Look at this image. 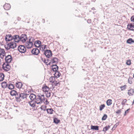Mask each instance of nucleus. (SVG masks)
Returning a JSON list of instances; mask_svg holds the SVG:
<instances>
[{
    "instance_id": "f257e3e1",
    "label": "nucleus",
    "mask_w": 134,
    "mask_h": 134,
    "mask_svg": "<svg viewBox=\"0 0 134 134\" xmlns=\"http://www.w3.org/2000/svg\"><path fill=\"white\" fill-rule=\"evenodd\" d=\"M51 88V86H50L49 85H48V86H47L46 84L43 86L42 88V90L46 94L47 97H50L51 94L49 89Z\"/></svg>"
},
{
    "instance_id": "f03ea898",
    "label": "nucleus",
    "mask_w": 134,
    "mask_h": 134,
    "mask_svg": "<svg viewBox=\"0 0 134 134\" xmlns=\"http://www.w3.org/2000/svg\"><path fill=\"white\" fill-rule=\"evenodd\" d=\"M49 81L50 82L52 83V86H56L58 85H60V82L57 78L53 76L51 77L49 79Z\"/></svg>"
},
{
    "instance_id": "7ed1b4c3",
    "label": "nucleus",
    "mask_w": 134,
    "mask_h": 134,
    "mask_svg": "<svg viewBox=\"0 0 134 134\" xmlns=\"http://www.w3.org/2000/svg\"><path fill=\"white\" fill-rule=\"evenodd\" d=\"M5 48L8 50L10 48L13 49L16 47V43L14 41H12L5 45Z\"/></svg>"
},
{
    "instance_id": "20e7f679",
    "label": "nucleus",
    "mask_w": 134,
    "mask_h": 134,
    "mask_svg": "<svg viewBox=\"0 0 134 134\" xmlns=\"http://www.w3.org/2000/svg\"><path fill=\"white\" fill-rule=\"evenodd\" d=\"M38 96L39 97V98H37V100L39 101V102L37 101V104H40L42 103V101H43L44 103L46 102L47 104V102H48L47 99H46L44 95H38Z\"/></svg>"
},
{
    "instance_id": "39448f33",
    "label": "nucleus",
    "mask_w": 134,
    "mask_h": 134,
    "mask_svg": "<svg viewBox=\"0 0 134 134\" xmlns=\"http://www.w3.org/2000/svg\"><path fill=\"white\" fill-rule=\"evenodd\" d=\"M33 40V38L31 37L29 39V41L26 43L25 45L27 48H30L32 47L34 42Z\"/></svg>"
},
{
    "instance_id": "423d86ee",
    "label": "nucleus",
    "mask_w": 134,
    "mask_h": 134,
    "mask_svg": "<svg viewBox=\"0 0 134 134\" xmlns=\"http://www.w3.org/2000/svg\"><path fill=\"white\" fill-rule=\"evenodd\" d=\"M3 68L4 70L8 71L10 70V66L9 64L6 63L3 64Z\"/></svg>"
},
{
    "instance_id": "0eeeda50",
    "label": "nucleus",
    "mask_w": 134,
    "mask_h": 134,
    "mask_svg": "<svg viewBox=\"0 0 134 134\" xmlns=\"http://www.w3.org/2000/svg\"><path fill=\"white\" fill-rule=\"evenodd\" d=\"M18 50L20 52L24 53L26 51V49L24 46L20 45L18 47Z\"/></svg>"
},
{
    "instance_id": "6e6552de",
    "label": "nucleus",
    "mask_w": 134,
    "mask_h": 134,
    "mask_svg": "<svg viewBox=\"0 0 134 134\" xmlns=\"http://www.w3.org/2000/svg\"><path fill=\"white\" fill-rule=\"evenodd\" d=\"M127 29L129 30L134 31V23H130L128 24Z\"/></svg>"
},
{
    "instance_id": "1a4fd4ad",
    "label": "nucleus",
    "mask_w": 134,
    "mask_h": 134,
    "mask_svg": "<svg viewBox=\"0 0 134 134\" xmlns=\"http://www.w3.org/2000/svg\"><path fill=\"white\" fill-rule=\"evenodd\" d=\"M5 55V53L4 50L3 49H0V57L3 59Z\"/></svg>"
},
{
    "instance_id": "9d476101",
    "label": "nucleus",
    "mask_w": 134,
    "mask_h": 134,
    "mask_svg": "<svg viewBox=\"0 0 134 134\" xmlns=\"http://www.w3.org/2000/svg\"><path fill=\"white\" fill-rule=\"evenodd\" d=\"M6 63H10L12 60V56L10 55H8L6 56L5 58Z\"/></svg>"
},
{
    "instance_id": "9b49d317",
    "label": "nucleus",
    "mask_w": 134,
    "mask_h": 134,
    "mask_svg": "<svg viewBox=\"0 0 134 134\" xmlns=\"http://www.w3.org/2000/svg\"><path fill=\"white\" fill-rule=\"evenodd\" d=\"M44 54L48 58H49L52 56V52L50 50H47L44 52Z\"/></svg>"
},
{
    "instance_id": "f8f14e48",
    "label": "nucleus",
    "mask_w": 134,
    "mask_h": 134,
    "mask_svg": "<svg viewBox=\"0 0 134 134\" xmlns=\"http://www.w3.org/2000/svg\"><path fill=\"white\" fill-rule=\"evenodd\" d=\"M13 37L10 35H7L5 38V40L6 41H9L13 39Z\"/></svg>"
},
{
    "instance_id": "ddd939ff",
    "label": "nucleus",
    "mask_w": 134,
    "mask_h": 134,
    "mask_svg": "<svg viewBox=\"0 0 134 134\" xmlns=\"http://www.w3.org/2000/svg\"><path fill=\"white\" fill-rule=\"evenodd\" d=\"M32 53L35 55H37L40 53V51L38 49L36 48H34L32 50Z\"/></svg>"
},
{
    "instance_id": "4468645a",
    "label": "nucleus",
    "mask_w": 134,
    "mask_h": 134,
    "mask_svg": "<svg viewBox=\"0 0 134 134\" xmlns=\"http://www.w3.org/2000/svg\"><path fill=\"white\" fill-rule=\"evenodd\" d=\"M127 94L129 96H133L134 94V89L132 88H131L128 90Z\"/></svg>"
},
{
    "instance_id": "2eb2a0df",
    "label": "nucleus",
    "mask_w": 134,
    "mask_h": 134,
    "mask_svg": "<svg viewBox=\"0 0 134 134\" xmlns=\"http://www.w3.org/2000/svg\"><path fill=\"white\" fill-rule=\"evenodd\" d=\"M13 39L14 40V41L15 42H18L20 40V38L19 36L17 35H15L13 37Z\"/></svg>"
},
{
    "instance_id": "dca6fc26",
    "label": "nucleus",
    "mask_w": 134,
    "mask_h": 134,
    "mask_svg": "<svg viewBox=\"0 0 134 134\" xmlns=\"http://www.w3.org/2000/svg\"><path fill=\"white\" fill-rule=\"evenodd\" d=\"M27 39V37L25 35H22L20 38V40L23 42H25Z\"/></svg>"
},
{
    "instance_id": "f3484780",
    "label": "nucleus",
    "mask_w": 134,
    "mask_h": 134,
    "mask_svg": "<svg viewBox=\"0 0 134 134\" xmlns=\"http://www.w3.org/2000/svg\"><path fill=\"white\" fill-rule=\"evenodd\" d=\"M4 8L5 10H8L10 8L11 6L9 4L6 3L4 5Z\"/></svg>"
},
{
    "instance_id": "a211bd4d",
    "label": "nucleus",
    "mask_w": 134,
    "mask_h": 134,
    "mask_svg": "<svg viewBox=\"0 0 134 134\" xmlns=\"http://www.w3.org/2000/svg\"><path fill=\"white\" fill-rule=\"evenodd\" d=\"M58 59L57 58H52L51 60V62L52 63L56 64L58 62Z\"/></svg>"
},
{
    "instance_id": "6ab92c4d",
    "label": "nucleus",
    "mask_w": 134,
    "mask_h": 134,
    "mask_svg": "<svg viewBox=\"0 0 134 134\" xmlns=\"http://www.w3.org/2000/svg\"><path fill=\"white\" fill-rule=\"evenodd\" d=\"M23 85V84L22 83L20 82H16L15 84L16 87L18 88H21Z\"/></svg>"
},
{
    "instance_id": "aec40b11",
    "label": "nucleus",
    "mask_w": 134,
    "mask_h": 134,
    "mask_svg": "<svg viewBox=\"0 0 134 134\" xmlns=\"http://www.w3.org/2000/svg\"><path fill=\"white\" fill-rule=\"evenodd\" d=\"M41 45V42L39 41H36L34 43V45L37 47H40Z\"/></svg>"
},
{
    "instance_id": "412c9836",
    "label": "nucleus",
    "mask_w": 134,
    "mask_h": 134,
    "mask_svg": "<svg viewBox=\"0 0 134 134\" xmlns=\"http://www.w3.org/2000/svg\"><path fill=\"white\" fill-rule=\"evenodd\" d=\"M52 69L53 71H56L58 70V66L56 65H53L52 66Z\"/></svg>"
},
{
    "instance_id": "4be33fe9",
    "label": "nucleus",
    "mask_w": 134,
    "mask_h": 134,
    "mask_svg": "<svg viewBox=\"0 0 134 134\" xmlns=\"http://www.w3.org/2000/svg\"><path fill=\"white\" fill-rule=\"evenodd\" d=\"M47 113L49 114H52L53 113L54 110L52 108L47 109H46Z\"/></svg>"
},
{
    "instance_id": "5701e85b",
    "label": "nucleus",
    "mask_w": 134,
    "mask_h": 134,
    "mask_svg": "<svg viewBox=\"0 0 134 134\" xmlns=\"http://www.w3.org/2000/svg\"><path fill=\"white\" fill-rule=\"evenodd\" d=\"M36 95L32 93L29 96L30 98L32 100H34L36 98Z\"/></svg>"
},
{
    "instance_id": "b1692460",
    "label": "nucleus",
    "mask_w": 134,
    "mask_h": 134,
    "mask_svg": "<svg viewBox=\"0 0 134 134\" xmlns=\"http://www.w3.org/2000/svg\"><path fill=\"white\" fill-rule=\"evenodd\" d=\"M110 126L109 125H108L106 126L103 128L102 131L104 132L105 133L106 132V131L108 130V129L110 128Z\"/></svg>"
},
{
    "instance_id": "393cba45",
    "label": "nucleus",
    "mask_w": 134,
    "mask_h": 134,
    "mask_svg": "<svg viewBox=\"0 0 134 134\" xmlns=\"http://www.w3.org/2000/svg\"><path fill=\"white\" fill-rule=\"evenodd\" d=\"M61 75V74L59 72L56 71L54 73V75L56 78L59 77Z\"/></svg>"
},
{
    "instance_id": "a878e982",
    "label": "nucleus",
    "mask_w": 134,
    "mask_h": 134,
    "mask_svg": "<svg viewBox=\"0 0 134 134\" xmlns=\"http://www.w3.org/2000/svg\"><path fill=\"white\" fill-rule=\"evenodd\" d=\"M91 129L94 130H98L99 129V126H93L91 125Z\"/></svg>"
},
{
    "instance_id": "bb28decb",
    "label": "nucleus",
    "mask_w": 134,
    "mask_h": 134,
    "mask_svg": "<svg viewBox=\"0 0 134 134\" xmlns=\"http://www.w3.org/2000/svg\"><path fill=\"white\" fill-rule=\"evenodd\" d=\"M30 105L32 107H34L36 105V102H35L32 101H30L29 103Z\"/></svg>"
},
{
    "instance_id": "cd10ccee",
    "label": "nucleus",
    "mask_w": 134,
    "mask_h": 134,
    "mask_svg": "<svg viewBox=\"0 0 134 134\" xmlns=\"http://www.w3.org/2000/svg\"><path fill=\"white\" fill-rule=\"evenodd\" d=\"M1 86L3 88H6L7 86V84L6 82H3L1 83Z\"/></svg>"
},
{
    "instance_id": "c85d7f7f",
    "label": "nucleus",
    "mask_w": 134,
    "mask_h": 134,
    "mask_svg": "<svg viewBox=\"0 0 134 134\" xmlns=\"http://www.w3.org/2000/svg\"><path fill=\"white\" fill-rule=\"evenodd\" d=\"M112 100L111 99H108L106 102V103L108 106L111 105L112 104Z\"/></svg>"
},
{
    "instance_id": "c756f323",
    "label": "nucleus",
    "mask_w": 134,
    "mask_h": 134,
    "mask_svg": "<svg viewBox=\"0 0 134 134\" xmlns=\"http://www.w3.org/2000/svg\"><path fill=\"white\" fill-rule=\"evenodd\" d=\"M134 43V40L131 38H129L127 41V43L129 44H131L132 43Z\"/></svg>"
},
{
    "instance_id": "7c9ffc66",
    "label": "nucleus",
    "mask_w": 134,
    "mask_h": 134,
    "mask_svg": "<svg viewBox=\"0 0 134 134\" xmlns=\"http://www.w3.org/2000/svg\"><path fill=\"white\" fill-rule=\"evenodd\" d=\"M4 76L3 73H0V81H2L4 80Z\"/></svg>"
},
{
    "instance_id": "2f4dec72",
    "label": "nucleus",
    "mask_w": 134,
    "mask_h": 134,
    "mask_svg": "<svg viewBox=\"0 0 134 134\" xmlns=\"http://www.w3.org/2000/svg\"><path fill=\"white\" fill-rule=\"evenodd\" d=\"M46 45L43 44L42 45H41L40 47V50L42 51H43L46 48Z\"/></svg>"
},
{
    "instance_id": "473e14b6",
    "label": "nucleus",
    "mask_w": 134,
    "mask_h": 134,
    "mask_svg": "<svg viewBox=\"0 0 134 134\" xmlns=\"http://www.w3.org/2000/svg\"><path fill=\"white\" fill-rule=\"evenodd\" d=\"M17 92L15 90H12L10 92V94L12 96H15L17 94Z\"/></svg>"
},
{
    "instance_id": "72a5a7b5",
    "label": "nucleus",
    "mask_w": 134,
    "mask_h": 134,
    "mask_svg": "<svg viewBox=\"0 0 134 134\" xmlns=\"http://www.w3.org/2000/svg\"><path fill=\"white\" fill-rule=\"evenodd\" d=\"M14 85L13 84L10 83L9 84L8 86V88L10 89H12L14 88Z\"/></svg>"
},
{
    "instance_id": "f704fd0d",
    "label": "nucleus",
    "mask_w": 134,
    "mask_h": 134,
    "mask_svg": "<svg viewBox=\"0 0 134 134\" xmlns=\"http://www.w3.org/2000/svg\"><path fill=\"white\" fill-rule=\"evenodd\" d=\"M44 63L46 65H50V62H49L48 59H44L43 61Z\"/></svg>"
},
{
    "instance_id": "c9c22d12",
    "label": "nucleus",
    "mask_w": 134,
    "mask_h": 134,
    "mask_svg": "<svg viewBox=\"0 0 134 134\" xmlns=\"http://www.w3.org/2000/svg\"><path fill=\"white\" fill-rule=\"evenodd\" d=\"M127 86L126 85H125L123 86H121L120 87L121 88V91H124L125 90L127 87Z\"/></svg>"
},
{
    "instance_id": "e433bc0d",
    "label": "nucleus",
    "mask_w": 134,
    "mask_h": 134,
    "mask_svg": "<svg viewBox=\"0 0 134 134\" xmlns=\"http://www.w3.org/2000/svg\"><path fill=\"white\" fill-rule=\"evenodd\" d=\"M105 107V105L104 104H102L99 106V110L102 111Z\"/></svg>"
},
{
    "instance_id": "4c0bfd02",
    "label": "nucleus",
    "mask_w": 134,
    "mask_h": 134,
    "mask_svg": "<svg viewBox=\"0 0 134 134\" xmlns=\"http://www.w3.org/2000/svg\"><path fill=\"white\" fill-rule=\"evenodd\" d=\"M46 108L47 106L46 105H43L42 106L40 107L41 109L42 110H43L44 111L46 110Z\"/></svg>"
},
{
    "instance_id": "58836bf2",
    "label": "nucleus",
    "mask_w": 134,
    "mask_h": 134,
    "mask_svg": "<svg viewBox=\"0 0 134 134\" xmlns=\"http://www.w3.org/2000/svg\"><path fill=\"white\" fill-rule=\"evenodd\" d=\"M54 121L55 123L58 124L60 122V120L57 118H55L54 119Z\"/></svg>"
},
{
    "instance_id": "ea45409f",
    "label": "nucleus",
    "mask_w": 134,
    "mask_h": 134,
    "mask_svg": "<svg viewBox=\"0 0 134 134\" xmlns=\"http://www.w3.org/2000/svg\"><path fill=\"white\" fill-rule=\"evenodd\" d=\"M126 64L128 65H130L131 64V61L130 59H128L126 61Z\"/></svg>"
},
{
    "instance_id": "a19ab883",
    "label": "nucleus",
    "mask_w": 134,
    "mask_h": 134,
    "mask_svg": "<svg viewBox=\"0 0 134 134\" xmlns=\"http://www.w3.org/2000/svg\"><path fill=\"white\" fill-rule=\"evenodd\" d=\"M133 80V78H129L128 79V82L130 84H131L132 83V81Z\"/></svg>"
},
{
    "instance_id": "79ce46f5",
    "label": "nucleus",
    "mask_w": 134,
    "mask_h": 134,
    "mask_svg": "<svg viewBox=\"0 0 134 134\" xmlns=\"http://www.w3.org/2000/svg\"><path fill=\"white\" fill-rule=\"evenodd\" d=\"M127 102V100L126 99H124L122 102V104L123 105H124Z\"/></svg>"
},
{
    "instance_id": "37998d69",
    "label": "nucleus",
    "mask_w": 134,
    "mask_h": 134,
    "mask_svg": "<svg viewBox=\"0 0 134 134\" xmlns=\"http://www.w3.org/2000/svg\"><path fill=\"white\" fill-rule=\"evenodd\" d=\"M107 118V116L106 114H104L102 118V120H105Z\"/></svg>"
},
{
    "instance_id": "c03bdc74",
    "label": "nucleus",
    "mask_w": 134,
    "mask_h": 134,
    "mask_svg": "<svg viewBox=\"0 0 134 134\" xmlns=\"http://www.w3.org/2000/svg\"><path fill=\"white\" fill-rule=\"evenodd\" d=\"M130 110V109H127L125 111V114H124V116L126 115V114H127L128 113H129V110Z\"/></svg>"
},
{
    "instance_id": "a18cd8bd",
    "label": "nucleus",
    "mask_w": 134,
    "mask_h": 134,
    "mask_svg": "<svg viewBox=\"0 0 134 134\" xmlns=\"http://www.w3.org/2000/svg\"><path fill=\"white\" fill-rule=\"evenodd\" d=\"M131 21L134 22V15L132 16L131 18Z\"/></svg>"
},
{
    "instance_id": "49530a36",
    "label": "nucleus",
    "mask_w": 134,
    "mask_h": 134,
    "mask_svg": "<svg viewBox=\"0 0 134 134\" xmlns=\"http://www.w3.org/2000/svg\"><path fill=\"white\" fill-rule=\"evenodd\" d=\"M121 109L118 110L116 111V113L117 114H118L119 113H120L121 112Z\"/></svg>"
},
{
    "instance_id": "de8ad7c7",
    "label": "nucleus",
    "mask_w": 134,
    "mask_h": 134,
    "mask_svg": "<svg viewBox=\"0 0 134 134\" xmlns=\"http://www.w3.org/2000/svg\"><path fill=\"white\" fill-rule=\"evenodd\" d=\"M21 95H22V96L24 97L23 98L26 97V95L25 94H22Z\"/></svg>"
},
{
    "instance_id": "09e8293b",
    "label": "nucleus",
    "mask_w": 134,
    "mask_h": 134,
    "mask_svg": "<svg viewBox=\"0 0 134 134\" xmlns=\"http://www.w3.org/2000/svg\"><path fill=\"white\" fill-rule=\"evenodd\" d=\"M120 123V122H119V121L118 122L116 123V124L118 126V125H119V124Z\"/></svg>"
},
{
    "instance_id": "8fccbe9b",
    "label": "nucleus",
    "mask_w": 134,
    "mask_h": 134,
    "mask_svg": "<svg viewBox=\"0 0 134 134\" xmlns=\"http://www.w3.org/2000/svg\"><path fill=\"white\" fill-rule=\"evenodd\" d=\"M115 128L113 126V127L112 129V130L113 131L115 129Z\"/></svg>"
},
{
    "instance_id": "3c124183",
    "label": "nucleus",
    "mask_w": 134,
    "mask_h": 134,
    "mask_svg": "<svg viewBox=\"0 0 134 134\" xmlns=\"http://www.w3.org/2000/svg\"><path fill=\"white\" fill-rule=\"evenodd\" d=\"M117 126H117V125L116 124H115V125H114V127L115 128H116L117 127Z\"/></svg>"
},
{
    "instance_id": "603ef678",
    "label": "nucleus",
    "mask_w": 134,
    "mask_h": 134,
    "mask_svg": "<svg viewBox=\"0 0 134 134\" xmlns=\"http://www.w3.org/2000/svg\"><path fill=\"white\" fill-rule=\"evenodd\" d=\"M37 101V102H39V100H38V101H37V100H36V102H36V104H37V102H36Z\"/></svg>"
},
{
    "instance_id": "864d4df0",
    "label": "nucleus",
    "mask_w": 134,
    "mask_h": 134,
    "mask_svg": "<svg viewBox=\"0 0 134 134\" xmlns=\"http://www.w3.org/2000/svg\"><path fill=\"white\" fill-rule=\"evenodd\" d=\"M1 64V59H0V65Z\"/></svg>"
},
{
    "instance_id": "5fc2aeb1",
    "label": "nucleus",
    "mask_w": 134,
    "mask_h": 134,
    "mask_svg": "<svg viewBox=\"0 0 134 134\" xmlns=\"http://www.w3.org/2000/svg\"><path fill=\"white\" fill-rule=\"evenodd\" d=\"M133 77L134 78V74L133 75Z\"/></svg>"
},
{
    "instance_id": "6e6d98bb",
    "label": "nucleus",
    "mask_w": 134,
    "mask_h": 134,
    "mask_svg": "<svg viewBox=\"0 0 134 134\" xmlns=\"http://www.w3.org/2000/svg\"><path fill=\"white\" fill-rule=\"evenodd\" d=\"M50 23H47V24H49Z\"/></svg>"
},
{
    "instance_id": "4d7b16f0",
    "label": "nucleus",
    "mask_w": 134,
    "mask_h": 134,
    "mask_svg": "<svg viewBox=\"0 0 134 134\" xmlns=\"http://www.w3.org/2000/svg\"><path fill=\"white\" fill-rule=\"evenodd\" d=\"M21 96H22V95H20V96L21 97Z\"/></svg>"
}]
</instances>
